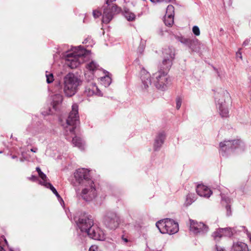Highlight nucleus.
I'll return each instance as SVG.
<instances>
[{
    "mask_svg": "<svg viewBox=\"0 0 251 251\" xmlns=\"http://www.w3.org/2000/svg\"><path fill=\"white\" fill-rule=\"evenodd\" d=\"M76 225L80 231L82 233L86 234L89 231H91L92 228L94 226L91 217L87 215H83L80 217L76 222Z\"/></svg>",
    "mask_w": 251,
    "mask_h": 251,
    "instance_id": "obj_10",
    "label": "nucleus"
},
{
    "mask_svg": "<svg viewBox=\"0 0 251 251\" xmlns=\"http://www.w3.org/2000/svg\"><path fill=\"white\" fill-rule=\"evenodd\" d=\"M0 251H5L2 247L0 246Z\"/></svg>",
    "mask_w": 251,
    "mask_h": 251,
    "instance_id": "obj_47",
    "label": "nucleus"
},
{
    "mask_svg": "<svg viewBox=\"0 0 251 251\" xmlns=\"http://www.w3.org/2000/svg\"><path fill=\"white\" fill-rule=\"evenodd\" d=\"M112 81L111 77L107 75L105 76L101 77L100 78V82L102 85H103L105 87H107L109 86Z\"/></svg>",
    "mask_w": 251,
    "mask_h": 251,
    "instance_id": "obj_27",
    "label": "nucleus"
},
{
    "mask_svg": "<svg viewBox=\"0 0 251 251\" xmlns=\"http://www.w3.org/2000/svg\"><path fill=\"white\" fill-rule=\"evenodd\" d=\"M236 232L235 228H219L212 233V237L215 241H219L222 237H230Z\"/></svg>",
    "mask_w": 251,
    "mask_h": 251,
    "instance_id": "obj_14",
    "label": "nucleus"
},
{
    "mask_svg": "<svg viewBox=\"0 0 251 251\" xmlns=\"http://www.w3.org/2000/svg\"><path fill=\"white\" fill-rule=\"evenodd\" d=\"M221 202L223 205L225 206L226 210V214L229 216L231 214V210L230 207V203L232 201V198L229 196L228 194H221Z\"/></svg>",
    "mask_w": 251,
    "mask_h": 251,
    "instance_id": "obj_22",
    "label": "nucleus"
},
{
    "mask_svg": "<svg viewBox=\"0 0 251 251\" xmlns=\"http://www.w3.org/2000/svg\"><path fill=\"white\" fill-rule=\"evenodd\" d=\"M163 59L160 65V69L163 71H168L172 65V62L175 58V49L172 48H168L164 50Z\"/></svg>",
    "mask_w": 251,
    "mask_h": 251,
    "instance_id": "obj_8",
    "label": "nucleus"
},
{
    "mask_svg": "<svg viewBox=\"0 0 251 251\" xmlns=\"http://www.w3.org/2000/svg\"><path fill=\"white\" fill-rule=\"evenodd\" d=\"M166 133L164 131L159 132L155 136L153 144V149L154 151H158L160 149L164 144L166 139Z\"/></svg>",
    "mask_w": 251,
    "mask_h": 251,
    "instance_id": "obj_21",
    "label": "nucleus"
},
{
    "mask_svg": "<svg viewBox=\"0 0 251 251\" xmlns=\"http://www.w3.org/2000/svg\"><path fill=\"white\" fill-rule=\"evenodd\" d=\"M176 38L177 39V41H178L183 44L189 45L190 43V40L184 37L177 36L176 37Z\"/></svg>",
    "mask_w": 251,
    "mask_h": 251,
    "instance_id": "obj_32",
    "label": "nucleus"
},
{
    "mask_svg": "<svg viewBox=\"0 0 251 251\" xmlns=\"http://www.w3.org/2000/svg\"><path fill=\"white\" fill-rule=\"evenodd\" d=\"M153 3H157L160 2H168L171 1L172 0H150Z\"/></svg>",
    "mask_w": 251,
    "mask_h": 251,
    "instance_id": "obj_38",
    "label": "nucleus"
},
{
    "mask_svg": "<svg viewBox=\"0 0 251 251\" xmlns=\"http://www.w3.org/2000/svg\"><path fill=\"white\" fill-rule=\"evenodd\" d=\"M237 232L238 231H243L245 233L249 239L250 242H251V233L246 228L245 226H239L235 227Z\"/></svg>",
    "mask_w": 251,
    "mask_h": 251,
    "instance_id": "obj_30",
    "label": "nucleus"
},
{
    "mask_svg": "<svg viewBox=\"0 0 251 251\" xmlns=\"http://www.w3.org/2000/svg\"><path fill=\"white\" fill-rule=\"evenodd\" d=\"M249 42H250V40L249 39H246L243 42V45L246 46H247V45H248L249 44Z\"/></svg>",
    "mask_w": 251,
    "mask_h": 251,
    "instance_id": "obj_44",
    "label": "nucleus"
},
{
    "mask_svg": "<svg viewBox=\"0 0 251 251\" xmlns=\"http://www.w3.org/2000/svg\"><path fill=\"white\" fill-rule=\"evenodd\" d=\"M4 241H5V244H7V240L5 239H4Z\"/></svg>",
    "mask_w": 251,
    "mask_h": 251,
    "instance_id": "obj_49",
    "label": "nucleus"
},
{
    "mask_svg": "<svg viewBox=\"0 0 251 251\" xmlns=\"http://www.w3.org/2000/svg\"><path fill=\"white\" fill-rule=\"evenodd\" d=\"M89 251H98V248L96 245H92L90 247Z\"/></svg>",
    "mask_w": 251,
    "mask_h": 251,
    "instance_id": "obj_39",
    "label": "nucleus"
},
{
    "mask_svg": "<svg viewBox=\"0 0 251 251\" xmlns=\"http://www.w3.org/2000/svg\"><path fill=\"white\" fill-rule=\"evenodd\" d=\"M190 230L195 234H205L208 231V227L201 222L190 220Z\"/></svg>",
    "mask_w": 251,
    "mask_h": 251,
    "instance_id": "obj_16",
    "label": "nucleus"
},
{
    "mask_svg": "<svg viewBox=\"0 0 251 251\" xmlns=\"http://www.w3.org/2000/svg\"><path fill=\"white\" fill-rule=\"evenodd\" d=\"M152 79L153 84L157 89L165 91L169 82V76L166 71L159 69L153 74Z\"/></svg>",
    "mask_w": 251,
    "mask_h": 251,
    "instance_id": "obj_6",
    "label": "nucleus"
},
{
    "mask_svg": "<svg viewBox=\"0 0 251 251\" xmlns=\"http://www.w3.org/2000/svg\"><path fill=\"white\" fill-rule=\"evenodd\" d=\"M156 226L162 234L172 235L177 233L179 230L178 223L169 218L162 219L157 222Z\"/></svg>",
    "mask_w": 251,
    "mask_h": 251,
    "instance_id": "obj_5",
    "label": "nucleus"
},
{
    "mask_svg": "<svg viewBox=\"0 0 251 251\" xmlns=\"http://www.w3.org/2000/svg\"><path fill=\"white\" fill-rule=\"evenodd\" d=\"M174 13L175 12L174 6L172 5H169L167 8L165 15L174 17Z\"/></svg>",
    "mask_w": 251,
    "mask_h": 251,
    "instance_id": "obj_33",
    "label": "nucleus"
},
{
    "mask_svg": "<svg viewBox=\"0 0 251 251\" xmlns=\"http://www.w3.org/2000/svg\"><path fill=\"white\" fill-rule=\"evenodd\" d=\"M229 251H249L248 245L242 241H233L230 247Z\"/></svg>",
    "mask_w": 251,
    "mask_h": 251,
    "instance_id": "obj_24",
    "label": "nucleus"
},
{
    "mask_svg": "<svg viewBox=\"0 0 251 251\" xmlns=\"http://www.w3.org/2000/svg\"><path fill=\"white\" fill-rule=\"evenodd\" d=\"M182 102V99L178 97L176 99V109L177 110H179L181 107V104Z\"/></svg>",
    "mask_w": 251,
    "mask_h": 251,
    "instance_id": "obj_35",
    "label": "nucleus"
},
{
    "mask_svg": "<svg viewBox=\"0 0 251 251\" xmlns=\"http://www.w3.org/2000/svg\"><path fill=\"white\" fill-rule=\"evenodd\" d=\"M28 179L33 181H36L38 180L37 177L35 176H33V175H32L31 177H28Z\"/></svg>",
    "mask_w": 251,
    "mask_h": 251,
    "instance_id": "obj_41",
    "label": "nucleus"
},
{
    "mask_svg": "<svg viewBox=\"0 0 251 251\" xmlns=\"http://www.w3.org/2000/svg\"><path fill=\"white\" fill-rule=\"evenodd\" d=\"M20 161H21V162H23V161H24V159H22V158H21V159H20Z\"/></svg>",
    "mask_w": 251,
    "mask_h": 251,
    "instance_id": "obj_50",
    "label": "nucleus"
},
{
    "mask_svg": "<svg viewBox=\"0 0 251 251\" xmlns=\"http://www.w3.org/2000/svg\"><path fill=\"white\" fill-rule=\"evenodd\" d=\"M116 0H107L106 3L108 8L104 9L102 22L103 23L108 24L113 18V16L120 11V8L115 4L110 5L109 2H112Z\"/></svg>",
    "mask_w": 251,
    "mask_h": 251,
    "instance_id": "obj_11",
    "label": "nucleus"
},
{
    "mask_svg": "<svg viewBox=\"0 0 251 251\" xmlns=\"http://www.w3.org/2000/svg\"><path fill=\"white\" fill-rule=\"evenodd\" d=\"M243 145V143L240 140H225L219 144V151L223 156H226V152L229 150L237 149Z\"/></svg>",
    "mask_w": 251,
    "mask_h": 251,
    "instance_id": "obj_9",
    "label": "nucleus"
},
{
    "mask_svg": "<svg viewBox=\"0 0 251 251\" xmlns=\"http://www.w3.org/2000/svg\"><path fill=\"white\" fill-rule=\"evenodd\" d=\"M124 16L128 21H132L135 20L136 17L135 15L133 13L128 10L125 11Z\"/></svg>",
    "mask_w": 251,
    "mask_h": 251,
    "instance_id": "obj_29",
    "label": "nucleus"
},
{
    "mask_svg": "<svg viewBox=\"0 0 251 251\" xmlns=\"http://www.w3.org/2000/svg\"><path fill=\"white\" fill-rule=\"evenodd\" d=\"M196 192L200 197L208 198L212 194V191L207 186L199 184L196 188Z\"/></svg>",
    "mask_w": 251,
    "mask_h": 251,
    "instance_id": "obj_23",
    "label": "nucleus"
},
{
    "mask_svg": "<svg viewBox=\"0 0 251 251\" xmlns=\"http://www.w3.org/2000/svg\"><path fill=\"white\" fill-rule=\"evenodd\" d=\"M197 199V197L194 194L190 193L187 195L185 205L187 206L191 205Z\"/></svg>",
    "mask_w": 251,
    "mask_h": 251,
    "instance_id": "obj_28",
    "label": "nucleus"
},
{
    "mask_svg": "<svg viewBox=\"0 0 251 251\" xmlns=\"http://www.w3.org/2000/svg\"><path fill=\"white\" fill-rule=\"evenodd\" d=\"M141 87L143 91H146L150 88L151 84V76L150 73L145 69L141 70Z\"/></svg>",
    "mask_w": 251,
    "mask_h": 251,
    "instance_id": "obj_18",
    "label": "nucleus"
},
{
    "mask_svg": "<svg viewBox=\"0 0 251 251\" xmlns=\"http://www.w3.org/2000/svg\"><path fill=\"white\" fill-rule=\"evenodd\" d=\"M217 251H226L225 249L220 246H216Z\"/></svg>",
    "mask_w": 251,
    "mask_h": 251,
    "instance_id": "obj_42",
    "label": "nucleus"
},
{
    "mask_svg": "<svg viewBox=\"0 0 251 251\" xmlns=\"http://www.w3.org/2000/svg\"><path fill=\"white\" fill-rule=\"evenodd\" d=\"M91 41H92V40L90 38H87L84 40V41L83 43L87 44L88 42H90Z\"/></svg>",
    "mask_w": 251,
    "mask_h": 251,
    "instance_id": "obj_45",
    "label": "nucleus"
},
{
    "mask_svg": "<svg viewBox=\"0 0 251 251\" xmlns=\"http://www.w3.org/2000/svg\"><path fill=\"white\" fill-rule=\"evenodd\" d=\"M12 158L13 159H15V158H17V156H15V155H13V156H12Z\"/></svg>",
    "mask_w": 251,
    "mask_h": 251,
    "instance_id": "obj_48",
    "label": "nucleus"
},
{
    "mask_svg": "<svg viewBox=\"0 0 251 251\" xmlns=\"http://www.w3.org/2000/svg\"><path fill=\"white\" fill-rule=\"evenodd\" d=\"M90 54V51L78 47L65 52H63L60 56L65 58L66 65L71 69H75L81 63L88 60Z\"/></svg>",
    "mask_w": 251,
    "mask_h": 251,
    "instance_id": "obj_1",
    "label": "nucleus"
},
{
    "mask_svg": "<svg viewBox=\"0 0 251 251\" xmlns=\"http://www.w3.org/2000/svg\"><path fill=\"white\" fill-rule=\"evenodd\" d=\"M120 223V218L115 213L107 212L105 216L104 224L107 228L110 229L117 228Z\"/></svg>",
    "mask_w": 251,
    "mask_h": 251,
    "instance_id": "obj_12",
    "label": "nucleus"
},
{
    "mask_svg": "<svg viewBox=\"0 0 251 251\" xmlns=\"http://www.w3.org/2000/svg\"><path fill=\"white\" fill-rule=\"evenodd\" d=\"M122 240L125 243H126L128 242V239L124 236H122Z\"/></svg>",
    "mask_w": 251,
    "mask_h": 251,
    "instance_id": "obj_43",
    "label": "nucleus"
},
{
    "mask_svg": "<svg viewBox=\"0 0 251 251\" xmlns=\"http://www.w3.org/2000/svg\"><path fill=\"white\" fill-rule=\"evenodd\" d=\"M82 80L79 76L69 73L63 78V92L67 97L74 96L81 85Z\"/></svg>",
    "mask_w": 251,
    "mask_h": 251,
    "instance_id": "obj_2",
    "label": "nucleus"
},
{
    "mask_svg": "<svg viewBox=\"0 0 251 251\" xmlns=\"http://www.w3.org/2000/svg\"><path fill=\"white\" fill-rule=\"evenodd\" d=\"M85 93L87 96H92L97 95L98 96H102V94L99 89L95 83H89L85 87Z\"/></svg>",
    "mask_w": 251,
    "mask_h": 251,
    "instance_id": "obj_20",
    "label": "nucleus"
},
{
    "mask_svg": "<svg viewBox=\"0 0 251 251\" xmlns=\"http://www.w3.org/2000/svg\"><path fill=\"white\" fill-rule=\"evenodd\" d=\"M93 15L94 18H97L101 15V13L97 10H94L93 11Z\"/></svg>",
    "mask_w": 251,
    "mask_h": 251,
    "instance_id": "obj_37",
    "label": "nucleus"
},
{
    "mask_svg": "<svg viewBox=\"0 0 251 251\" xmlns=\"http://www.w3.org/2000/svg\"><path fill=\"white\" fill-rule=\"evenodd\" d=\"M99 66L94 61H91L87 63L86 66V70L85 72V77L88 80H90L93 79L94 76V73L99 70Z\"/></svg>",
    "mask_w": 251,
    "mask_h": 251,
    "instance_id": "obj_17",
    "label": "nucleus"
},
{
    "mask_svg": "<svg viewBox=\"0 0 251 251\" xmlns=\"http://www.w3.org/2000/svg\"><path fill=\"white\" fill-rule=\"evenodd\" d=\"M164 22L167 26H171L174 24V17L165 15Z\"/></svg>",
    "mask_w": 251,
    "mask_h": 251,
    "instance_id": "obj_31",
    "label": "nucleus"
},
{
    "mask_svg": "<svg viewBox=\"0 0 251 251\" xmlns=\"http://www.w3.org/2000/svg\"><path fill=\"white\" fill-rule=\"evenodd\" d=\"M78 105L77 103H74L72 106V110L70 112L66 123L62 125L65 130L64 134L66 139L70 140L71 138L75 135V125L79 120Z\"/></svg>",
    "mask_w": 251,
    "mask_h": 251,
    "instance_id": "obj_4",
    "label": "nucleus"
},
{
    "mask_svg": "<svg viewBox=\"0 0 251 251\" xmlns=\"http://www.w3.org/2000/svg\"><path fill=\"white\" fill-rule=\"evenodd\" d=\"M74 176L76 183L82 186L87 184H92V180L90 178L89 170L85 168H79L74 173Z\"/></svg>",
    "mask_w": 251,
    "mask_h": 251,
    "instance_id": "obj_7",
    "label": "nucleus"
},
{
    "mask_svg": "<svg viewBox=\"0 0 251 251\" xmlns=\"http://www.w3.org/2000/svg\"><path fill=\"white\" fill-rule=\"evenodd\" d=\"M215 99L220 115L222 117H227L230 103L229 93L226 90L219 89L215 93Z\"/></svg>",
    "mask_w": 251,
    "mask_h": 251,
    "instance_id": "obj_3",
    "label": "nucleus"
},
{
    "mask_svg": "<svg viewBox=\"0 0 251 251\" xmlns=\"http://www.w3.org/2000/svg\"><path fill=\"white\" fill-rule=\"evenodd\" d=\"M30 151L32 152H36L37 151V148H34V149H31L30 150Z\"/></svg>",
    "mask_w": 251,
    "mask_h": 251,
    "instance_id": "obj_46",
    "label": "nucleus"
},
{
    "mask_svg": "<svg viewBox=\"0 0 251 251\" xmlns=\"http://www.w3.org/2000/svg\"><path fill=\"white\" fill-rule=\"evenodd\" d=\"M46 81L48 83H50L54 80V77L52 73L46 71Z\"/></svg>",
    "mask_w": 251,
    "mask_h": 251,
    "instance_id": "obj_34",
    "label": "nucleus"
},
{
    "mask_svg": "<svg viewBox=\"0 0 251 251\" xmlns=\"http://www.w3.org/2000/svg\"><path fill=\"white\" fill-rule=\"evenodd\" d=\"M36 170L38 172L39 176L41 178V180H39V183L47 188L50 189L52 193L57 197L58 200L61 199V201H63L56 189L49 182V179L46 175L43 173L40 168L38 167L36 168Z\"/></svg>",
    "mask_w": 251,
    "mask_h": 251,
    "instance_id": "obj_15",
    "label": "nucleus"
},
{
    "mask_svg": "<svg viewBox=\"0 0 251 251\" xmlns=\"http://www.w3.org/2000/svg\"><path fill=\"white\" fill-rule=\"evenodd\" d=\"M192 31L196 36H199L200 35L199 27L197 25H195L193 27Z\"/></svg>",
    "mask_w": 251,
    "mask_h": 251,
    "instance_id": "obj_36",
    "label": "nucleus"
},
{
    "mask_svg": "<svg viewBox=\"0 0 251 251\" xmlns=\"http://www.w3.org/2000/svg\"><path fill=\"white\" fill-rule=\"evenodd\" d=\"M63 100V96L60 94L54 95L52 97V105L53 108L56 110L60 105L61 104Z\"/></svg>",
    "mask_w": 251,
    "mask_h": 251,
    "instance_id": "obj_26",
    "label": "nucleus"
},
{
    "mask_svg": "<svg viewBox=\"0 0 251 251\" xmlns=\"http://www.w3.org/2000/svg\"><path fill=\"white\" fill-rule=\"evenodd\" d=\"M240 50H241L240 49V50H238V51L236 53V55L237 58H239L241 60H242V53H241V52Z\"/></svg>",
    "mask_w": 251,
    "mask_h": 251,
    "instance_id": "obj_40",
    "label": "nucleus"
},
{
    "mask_svg": "<svg viewBox=\"0 0 251 251\" xmlns=\"http://www.w3.org/2000/svg\"><path fill=\"white\" fill-rule=\"evenodd\" d=\"M72 143L74 146L78 148L80 150H83L85 148V142L79 137H73Z\"/></svg>",
    "mask_w": 251,
    "mask_h": 251,
    "instance_id": "obj_25",
    "label": "nucleus"
},
{
    "mask_svg": "<svg viewBox=\"0 0 251 251\" xmlns=\"http://www.w3.org/2000/svg\"><path fill=\"white\" fill-rule=\"evenodd\" d=\"M91 230L87 234L90 238L101 241L105 239V234L103 231L96 226H94Z\"/></svg>",
    "mask_w": 251,
    "mask_h": 251,
    "instance_id": "obj_19",
    "label": "nucleus"
},
{
    "mask_svg": "<svg viewBox=\"0 0 251 251\" xmlns=\"http://www.w3.org/2000/svg\"><path fill=\"white\" fill-rule=\"evenodd\" d=\"M83 187L81 191V197L86 201H91L95 199L97 196V191L94 184L92 183L87 184L82 186Z\"/></svg>",
    "mask_w": 251,
    "mask_h": 251,
    "instance_id": "obj_13",
    "label": "nucleus"
}]
</instances>
